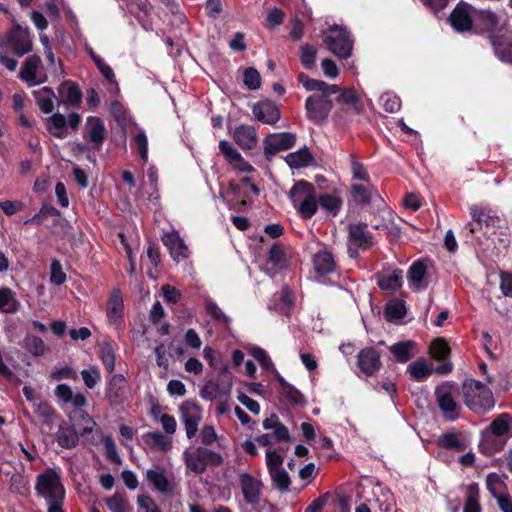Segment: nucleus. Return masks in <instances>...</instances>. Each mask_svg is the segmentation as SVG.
<instances>
[{
	"instance_id": "de8ad7c7",
	"label": "nucleus",
	"mask_w": 512,
	"mask_h": 512,
	"mask_svg": "<svg viewBox=\"0 0 512 512\" xmlns=\"http://www.w3.org/2000/svg\"><path fill=\"white\" fill-rule=\"evenodd\" d=\"M9 490L12 493L19 494L24 497L30 495L29 479L21 473H15L10 477Z\"/></svg>"
},
{
	"instance_id": "58836bf2",
	"label": "nucleus",
	"mask_w": 512,
	"mask_h": 512,
	"mask_svg": "<svg viewBox=\"0 0 512 512\" xmlns=\"http://www.w3.org/2000/svg\"><path fill=\"white\" fill-rule=\"evenodd\" d=\"M436 401L439 409L447 416L459 407L452 393L444 388L437 387L435 390Z\"/></svg>"
},
{
	"instance_id": "a878e982",
	"label": "nucleus",
	"mask_w": 512,
	"mask_h": 512,
	"mask_svg": "<svg viewBox=\"0 0 512 512\" xmlns=\"http://www.w3.org/2000/svg\"><path fill=\"white\" fill-rule=\"evenodd\" d=\"M32 95L35 98V101L44 114H49L54 110L55 103L58 104V98L55 95L54 91L50 87H42L40 89L34 90Z\"/></svg>"
},
{
	"instance_id": "9d476101",
	"label": "nucleus",
	"mask_w": 512,
	"mask_h": 512,
	"mask_svg": "<svg viewBox=\"0 0 512 512\" xmlns=\"http://www.w3.org/2000/svg\"><path fill=\"white\" fill-rule=\"evenodd\" d=\"M356 364L365 376H374L382 368L381 354L372 346L365 347L358 352Z\"/></svg>"
},
{
	"instance_id": "7c9ffc66",
	"label": "nucleus",
	"mask_w": 512,
	"mask_h": 512,
	"mask_svg": "<svg viewBox=\"0 0 512 512\" xmlns=\"http://www.w3.org/2000/svg\"><path fill=\"white\" fill-rule=\"evenodd\" d=\"M34 412L41 424L51 431L58 417L56 410L46 401L34 402Z\"/></svg>"
},
{
	"instance_id": "0eeeda50",
	"label": "nucleus",
	"mask_w": 512,
	"mask_h": 512,
	"mask_svg": "<svg viewBox=\"0 0 512 512\" xmlns=\"http://www.w3.org/2000/svg\"><path fill=\"white\" fill-rule=\"evenodd\" d=\"M152 325L144 327L142 334L137 339L138 345L146 349H153L156 357V363L160 366V344L152 347V342L157 343V335L160 333V301H156L150 312Z\"/></svg>"
},
{
	"instance_id": "13d9d810",
	"label": "nucleus",
	"mask_w": 512,
	"mask_h": 512,
	"mask_svg": "<svg viewBox=\"0 0 512 512\" xmlns=\"http://www.w3.org/2000/svg\"><path fill=\"white\" fill-rule=\"evenodd\" d=\"M100 354L103 365L107 371L112 372L115 368V351L110 342H104L100 346Z\"/></svg>"
},
{
	"instance_id": "a211bd4d",
	"label": "nucleus",
	"mask_w": 512,
	"mask_h": 512,
	"mask_svg": "<svg viewBox=\"0 0 512 512\" xmlns=\"http://www.w3.org/2000/svg\"><path fill=\"white\" fill-rule=\"evenodd\" d=\"M106 128L104 122L99 117L90 116L85 125L84 138L88 139L95 150H100L105 138Z\"/></svg>"
},
{
	"instance_id": "393cba45",
	"label": "nucleus",
	"mask_w": 512,
	"mask_h": 512,
	"mask_svg": "<svg viewBox=\"0 0 512 512\" xmlns=\"http://www.w3.org/2000/svg\"><path fill=\"white\" fill-rule=\"evenodd\" d=\"M58 445L64 449H73L79 443V434L73 425L62 423L55 435Z\"/></svg>"
},
{
	"instance_id": "f257e3e1",
	"label": "nucleus",
	"mask_w": 512,
	"mask_h": 512,
	"mask_svg": "<svg viewBox=\"0 0 512 512\" xmlns=\"http://www.w3.org/2000/svg\"><path fill=\"white\" fill-rule=\"evenodd\" d=\"M297 80L307 91L316 92L305 100L307 119L317 125L325 124L334 107L331 96L340 91V86L312 79L304 72L297 75Z\"/></svg>"
},
{
	"instance_id": "c85d7f7f",
	"label": "nucleus",
	"mask_w": 512,
	"mask_h": 512,
	"mask_svg": "<svg viewBox=\"0 0 512 512\" xmlns=\"http://www.w3.org/2000/svg\"><path fill=\"white\" fill-rule=\"evenodd\" d=\"M123 299L119 290H114L107 304V317L109 323L119 326L123 318Z\"/></svg>"
},
{
	"instance_id": "6e6d98bb",
	"label": "nucleus",
	"mask_w": 512,
	"mask_h": 512,
	"mask_svg": "<svg viewBox=\"0 0 512 512\" xmlns=\"http://www.w3.org/2000/svg\"><path fill=\"white\" fill-rule=\"evenodd\" d=\"M261 75L258 70L254 67H247L243 72V82L244 85L249 90H257L261 86Z\"/></svg>"
},
{
	"instance_id": "ddd939ff",
	"label": "nucleus",
	"mask_w": 512,
	"mask_h": 512,
	"mask_svg": "<svg viewBox=\"0 0 512 512\" xmlns=\"http://www.w3.org/2000/svg\"><path fill=\"white\" fill-rule=\"evenodd\" d=\"M254 118L268 125H275L281 118V112L276 103L270 99L258 101L252 105Z\"/></svg>"
},
{
	"instance_id": "473e14b6",
	"label": "nucleus",
	"mask_w": 512,
	"mask_h": 512,
	"mask_svg": "<svg viewBox=\"0 0 512 512\" xmlns=\"http://www.w3.org/2000/svg\"><path fill=\"white\" fill-rule=\"evenodd\" d=\"M319 206L329 215L335 217L339 214L343 206V199L330 193H323L318 196Z\"/></svg>"
},
{
	"instance_id": "3c124183",
	"label": "nucleus",
	"mask_w": 512,
	"mask_h": 512,
	"mask_svg": "<svg viewBox=\"0 0 512 512\" xmlns=\"http://www.w3.org/2000/svg\"><path fill=\"white\" fill-rule=\"evenodd\" d=\"M106 506L110 512H130L131 507L127 498L120 493L114 494L105 500Z\"/></svg>"
},
{
	"instance_id": "a18cd8bd",
	"label": "nucleus",
	"mask_w": 512,
	"mask_h": 512,
	"mask_svg": "<svg viewBox=\"0 0 512 512\" xmlns=\"http://www.w3.org/2000/svg\"><path fill=\"white\" fill-rule=\"evenodd\" d=\"M512 426V417L508 413L497 416L490 424L489 429L494 436H505Z\"/></svg>"
},
{
	"instance_id": "052dcab7",
	"label": "nucleus",
	"mask_w": 512,
	"mask_h": 512,
	"mask_svg": "<svg viewBox=\"0 0 512 512\" xmlns=\"http://www.w3.org/2000/svg\"><path fill=\"white\" fill-rule=\"evenodd\" d=\"M281 394L293 405L303 406L306 403L304 395L292 384L285 387L281 391Z\"/></svg>"
},
{
	"instance_id": "dca6fc26",
	"label": "nucleus",
	"mask_w": 512,
	"mask_h": 512,
	"mask_svg": "<svg viewBox=\"0 0 512 512\" xmlns=\"http://www.w3.org/2000/svg\"><path fill=\"white\" fill-rule=\"evenodd\" d=\"M366 222L350 223L348 229L349 242L362 250H368L373 246V234L367 229Z\"/></svg>"
},
{
	"instance_id": "2f4dec72",
	"label": "nucleus",
	"mask_w": 512,
	"mask_h": 512,
	"mask_svg": "<svg viewBox=\"0 0 512 512\" xmlns=\"http://www.w3.org/2000/svg\"><path fill=\"white\" fill-rule=\"evenodd\" d=\"M286 163L290 168L299 169L307 167L313 161V154L308 147H303L296 152L289 153L285 157Z\"/></svg>"
},
{
	"instance_id": "603ef678",
	"label": "nucleus",
	"mask_w": 512,
	"mask_h": 512,
	"mask_svg": "<svg viewBox=\"0 0 512 512\" xmlns=\"http://www.w3.org/2000/svg\"><path fill=\"white\" fill-rule=\"evenodd\" d=\"M206 313L216 322L228 325L230 319L225 313L219 308L216 302L211 299L205 300L204 303Z\"/></svg>"
},
{
	"instance_id": "69168bd1",
	"label": "nucleus",
	"mask_w": 512,
	"mask_h": 512,
	"mask_svg": "<svg viewBox=\"0 0 512 512\" xmlns=\"http://www.w3.org/2000/svg\"><path fill=\"white\" fill-rule=\"evenodd\" d=\"M133 141L141 160L146 163L148 161V140L146 134L140 131L135 135Z\"/></svg>"
},
{
	"instance_id": "b1692460",
	"label": "nucleus",
	"mask_w": 512,
	"mask_h": 512,
	"mask_svg": "<svg viewBox=\"0 0 512 512\" xmlns=\"http://www.w3.org/2000/svg\"><path fill=\"white\" fill-rule=\"evenodd\" d=\"M417 343L413 340H404L394 343L388 347L394 360L398 363H406L416 354Z\"/></svg>"
},
{
	"instance_id": "4468645a",
	"label": "nucleus",
	"mask_w": 512,
	"mask_h": 512,
	"mask_svg": "<svg viewBox=\"0 0 512 512\" xmlns=\"http://www.w3.org/2000/svg\"><path fill=\"white\" fill-rule=\"evenodd\" d=\"M496 57L503 63L512 64V31L488 35Z\"/></svg>"
},
{
	"instance_id": "4d7b16f0",
	"label": "nucleus",
	"mask_w": 512,
	"mask_h": 512,
	"mask_svg": "<svg viewBox=\"0 0 512 512\" xmlns=\"http://www.w3.org/2000/svg\"><path fill=\"white\" fill-rule=\"evenodd\" d=\"M268 260L275 267L283 268L286 265V254L284 252L283 246L280 243H274L271 246L268 252Z\"/></svg>"
},
{
	"instance_id": "e433bc0d",
	"label": "nucleus",
	"mask_w": 512,
	"mask_h": 512,
	"mask_svg": "<svg viewBox=\"0 0 512 512\" xmlns=\"http://www.w3.org/2000/svg\"><path fill=\"white\" fill-rule=\"evenodd\" d=\"M20 308V302L16 293L7 287L0 288V311L7 314L16 313Z\"/></svg>"
},
{
	"instance_id": "39448f33",
	"label": "nucleus",
	"mask_w": 512,
	"mask_h": 512,
	"mask_svg": "<svg viewBox=\"0 0 512 512\" xmlns=\"http://www.w3.org/2000/svg\"><path fill=\"white\" fill-rule=\"evenodd\" d=\"M184 461L187 469L195 474H203L208 466L218 467L223 463L220 453L205 447H197L193 451L184 452Z\"/></svg>"
},
{
	"instance_id": "8fccbe9b",
	"label": "nucleus",
	"mask_w": 512,
	"mask_h": 512,
	"mask_svg": "<svg viewBox=\"0 0 512 512\" xmlns=\"http://www.w3.org/2000/svg\"><path fill=\"white\" fill-rule=\"evenodd\" d=\"M411 377L418 382L426 380L432 373V369L423 358H420L408 366Z\"/></svg>"
},
{
	"instance_id": "f3484780",
	"label": "nucleus",
	"mask_w": 512,
	"mask_h": 512,
	"mask_svg": "<svg viewBox=\"0 0 512 512\" xmlns=\"http://www.w3.org/2000/svg\"><path fill=\"white\" fill-rule=\"evenodd\" d=\"M239 481L245 502L252 505L259 503L262 482L247 472L239 475Z\"/></svg>"
},
{
	"instance_id": "864d4df0",
	"label": "nucleus",
	"mask_w": 512,
	"mask_h": 512,
	"mask_svg": "<svg viewBox=\"0 0 512 512\" xmlns=\"http://www.w3.org/2000/svg\"><path fill=\"white\" fill-rule=\"evenodd\" d=\"M486 485L489 493L497 500V497L504 496L506 493H501V489L506 488V484L501 480L500 476L496 473H489L486 477Z\"/></svg>"
},
{
	"instance_id": "72a5a7b5",
	"label": "nucleus",
	"mask_w": 512,
	"mask_h": 512,
	"mask_svg": "<svg viewBox=\"0 0 512 512\" xmlns=\"http://www.w3.org/2000/svg\"><path fill=\"white\" fill-rule=\"evenodd\" d=\"M48 131L56 138L64 139L67 137V120L61 113H54L46 119Z\"/></svg>"
},
{
	"instance_id": "7ed1b4c3",
	"label": "nucleus",
	"mask_w": 512,
	"mask_h": 512,
	"mask_svg": "<svg viewBox=\"0 0 512 512\" xmlns=\"http://www.w3.org/2000/svg\"><path fill=\"white\" fill-rule=\"evenodd\" d=\"M289 199L303 219H311L318 210L315 186L306 181H297L289 191Z\"/></svg>"
},
{
	"instance_id": "ea45409f",
	"label": "nucleus",
	"mask_w": 512,
	"mask_h": 512,
	"mask_svg": "<svg viewBox=\"0 0 512 512\" xmlns=\"http://www.w3.org/2000/svg\"><path fill=\"white\" fill-rule=\"evenodd\" d=\"M215 384L216 389L220 392V395L229 396L233 385V376L228 369L227 365L220 368L218 375L215 379H211Z\"/></svg>"
},
{
	"instance_id": "423d86ee",
	"label": "nucleus",
	"mask_w": 512,
	"mask_h": 512,
	"mask_svg": "<svg viewBox=\"0 0 512 512\" xmlns=\"http://www.w3.org/2000/svg\"><path fill=\"white\" fill-rule=\"evenodd\" d=\"M1 48L10 49L16 56L21 57L32 50V39L27 28L16 24L1 39Z\"/></svg>"
},
{
	"instance_id": "f8f14e48",
	"label": "nucleus",
	"mask_w": 512,
	"mask_h": 512,
	"mask_svg": "<svg viewBox=\"0 0 512 512\" xmlns=\"http://www.w3.org/2000/svg\"><path fill=\"white\" fill-rule=\"evenodd\" d=\"M41 63V58L37 55H31L25 60L19 73V78L27 83L29 87L39 85L47 81V74L39 72Z\"/></svg>"
},
{
	"instance_id": "1a4fd4ad",
	"label": "nucleus",
	"mask_w": 512,
	"mask_h": 512,
	"mask_svg": "<svg viewBox=\"0 0 512 512\" xmlns=\"http://www.w3.org/2000/svg\"><path fill=\"white\" fill-rule=\"evenodd\" d=\"M295 144L296 134L294 133L281 132L270 134L264 139L265 157L270 160L276 153L289 150L293 148Z\"/></svg>"
},
{
	"instance_id": "e2e57ef3",
	"label": "nucleus",
	"mask_w": 512,
	"mask_h": 512,
	"mask_svg": "<svg viewBox=\"0 0 512 512\" xmlns=\"http://www.w3.org/2000/svg\"><path fill=\"white\" fill-rule=\"evenodd\" d=\"M353 113L351 107L340 105L334 112L333 119L336 124L346 126L352 121Z\"/></svg>"
},
{
	"instance_id": "774afa93",
	"label": "nucleus",
	"mask_w": 512,
	"mask_h": 512,
	"mask_svg": "<svg viewBox=\"0 0 512 512\" xmlns=\"http://www.w3.org/2000/svg\"><path fill=\"white\" fill-rule=\"evenodd\" d=\"M50 281L54 285H62L66 281V274L58 260H53L50 266Z\"/></svg>"
},
{
	"instance_id": "680f3d73",
	"label": "nucleus",
	"mask_w": 512,
	"mask_h": 512,
	"mask_svg": "<svg viewBox=\"0 0 512 512\" xmlns=\"http://www.w3.org/2000/svg\"><path fill=\"white\" fill-rule=\"evenodd\" d=\"M316 50L313 46L305 44L301 46L300 61L307 69H312L315 66Z\"/></svg>"
},
{
	"instance_id": "bf43d9fd",
	"label": "nucleus",
	"mask_w": 512,
	"mask_h": 512,
	"mask_svg": "<svg viewBox=\"0 0 512 512\" xmlns=\"http://www.w3.org/2000/svg\"><path fill=\"white\" fill-rule=\"evenodd\" d=\"M383 109L388 113H396L401 108V99L393 93L386 92L381 95Z\"/></svg>"
},
{
	"instance_id": "c9c22d12",
	"label": "nucleus",
	"mask_w": 512,
	"mask_h": 512,
	"mask_svg": "<svg viewBox=\"0 0 512 512\" xmlns=\"http://www.w3.org/2000/svg\"><path fill=\"white\" fill-rule=\"evenodd\" d=\"M436 444L443 449L455 452H463L467 447L466 443L455 432H447L440 435L436 440Z\"/></svg>"
},
{
	"instance_id": "6ab92c4d",
	"label": "nucleus",
	"mask_w": 512,
	"mask_h": 512,
	"mask_svg": "<svg viewBox=\"0 0 512 512\" xmlns=\"http://www.w3.org/2000/svg\"><path fill=\"white\" fill-rule=\"evenodd\" d=\"M181 420L185 426L186 435L189 439L196 436L198 425L201 420L199 407L190 402H185L180 407Z\"/></svg>"
},
{
	"instance_id": "a19ab883",
	"label": "nucleus",
	"mask_w": 512,
	"mask_h": 512,
	"mask_svg": "<svg viewBox=\"0 0 512 512\" xmlns=\"http://www.w3.org/2000/svg\"><path fill=\"white\" fill-rule=\"evenodd\" d=\"M470 216L479 228L482 229L485 224L486 227L493 226L498 218L491 214V210L486 209L482 206L472 205L470 207Z\"/></svg>"
},
{
	"instance_id": "bb28decb",
	"label": "nucleus",
	"mask_w": 512,
	"mask_h": 512,
	"mask_svg": "<svg viewBox=\"0 0 512 512\" xmlns=\"http://www.w3.org/2000/svg\"><path fill=\"white\" fill-rule=\"evenodd\" d=\"M313 266L319 276H327L336 270V262L331 252L323 250L313 256Z\"/></svg>"
},
{
	"instance_id": "c03bdc74",
	"label": "nucleus",
	"mask_w": 512,
	"mask_h": 512,
	"mask_svg": "<svg viewBox=\"0 0 512 512\" xmlns=\"http://www.w3.org/2000/svg\"><path fill=\"white\" fill-rule=\"evenodd\" d=\"M21 346L34 357L42 356L47 351V347L43 340L32 334H27L24 337L21 342Z\"/></svg>"
},
{
	"instance_id": "412c9836",
	"label": "nucleus",
	"mask_w": 512,
	"mask_h": 512,
	"mask_svg": "<svg viewBox=\"0 0 512 512\" xmlns=\"http://www.w3.org/2000/svg\"><path fill=\"white\" fill-rule=\"evenodd\" d=\"M162 244L169 250L170 256L176 261L187 259L189 249L178 232H172L162 236Z\"/></svg>"
},
{
	"instance_id": "37998d69",
	"label": "nucleus",
	"mask_w": 512,
	"mask_h": 512,
	"mask_svg": "<svg viewBox=\"0 0 512 512\" xmlns=\"http://www.w3.org/2000/svg\"><path fill=\"white\" fill-rule=\"evenodd\" d=\"M426 274L427 266L423 261L417 260L409 267L407 278L412 287L420 288Z\"/></svg>"
},
{
	"instance_id": "4be33fe9",
	"label": "nucleus",
	"mask_w": 512,
	"mask_h": 512,
	"mask_svg": "<svg viewBox=\"0 0 512 512\" xmlns=\"http://www.w3.org/2000/svg\"><path fill=\"white\" fill-rule=\"evenodd\" d=\"M349 194L351 201L361 207L370 205L375 197L380 198L377 189L373 185L352 184Z\"/></svg>"
},
{
	"instance_id": "09e8293b",
	"label": "nucleus",
	"mask_w": 512,
	"mask_h": 512,
	"mask_svg": "<svg viewBox=\"0 0 512 512\" xmlns=\"http://www.w3.org/2000/svg\"><path fill=\"white\" fill-rule=\"evenodd\" d=\"M268 473L270 475L272 485L275 489L282 493L289 491L291 478L284 468L272 470Z\"/></svg>"
},
{
	"instance_id": "cd10ccee",
	"label": "nucleus",
	"mask_w": 512,
	"mask_h": 512,
	"mask_svg": "<svg viewBox=\"0 0 512 512\" xmlns=\"http://www.w3.org/2000/svg\"><path fill=\"white\" fill-rule=\"evenodd\" d=\"M378 287L383 291H396L402 287L403 271L394 269L391 274L378 272L375 275Z\"/></svg>"
},
{
	"instance_id": "0e129e2a",
	"label": "nucleus",
	"mask_w": 512,
	"mask_h": 512,
	"mask_svg": "<svg viewBox=\"0 0 512 512\" xmlns=\"http://www.w3.org/2000/svg\"><path fill=\"white\" fill-rule=\"evenodd\" d=\"M219 149L229 164H233L236 160L241 159V154L226 140L220 141Z\"/></svg>"
},
{
	"instance_id": "4c0bfd02",
	"label": "nucleus",
	"mask_w": 512,
	"mask_h": 512,
	"mask_svg": "<svg viewBox=\"0 0 512 512\" xmlns=\"http://www.w3.org/2000/svg\"><path fill=\"white\" fill-rule=\"evenodd\" d=\"M147 260H143L142 264L146 268L150 279L157 281L160 275L158 264L160 261V252L157 247L151 245L147 248Z\"/></svg>"
},
{
	"instance_id": "9b49d317",
	"label": "nucleus",
	"mask_w": 512,
	"mask_h": 512,
	"mask_svg": "<svg viewBox=\"0 0 512 512\" xmlns=\"http://www.w3.org/2000/svg\"><path fill=\"white\" fill-rule=\"evenodd\" d=\"M473 8L470 4L460 2L452 10L449 22L457 32L470 31L474 26Z\"/></svg>"
},
{
	"instance_id": "6e6552de",
	"label": "nucleus",
	"mask_w": 512,
	"mask_h": 512,
	"mask_svg": "<svg viewBox=\"0 0 512 512\" xmlns=\"http://www.w3.org/2000/svg\"><path fill=\"white\" fill-rule=\"evenodd\" d=\"M330 31L337 34L335 36L327 35L324 37L323 41L328 49L341 59L349 58L353 49V40L350 32L338 25H333Z\"/></svg>"
},
{
	"instance_id": "aec40b11",
	"label": "nucleus",
	"mask_w": 512,
	"mask_h": 512,
	"mask_svg": "<svg viewBox=\"0 0 512 512\" xmlns=\"http://www.w3.org/2000/svg\"><path fill=\"white\" fill-rule=\"evenodd\" d=\"M58 105L62 104L66 108L76 107L81 103L82 92L78 85L72 81L62 82L58 88Z\"/></svg>"
},
{
	"instance_id": "f704fd0d",
	"label": "nucleus",
	"mask_w": 512,
	"mask_h": 512,
	"mask_svg": "<svg viewBox=\"0 0 512 512\" xmlns=\"http://www.w3.org/2000/svg\"><path fill=\"white\" fill-rule=\"evenodd\" d=\"M142 186L144 191L149 195L150 201L158 200V168L155 165L148 168L144 175Z\"/></svg>"
},
{
	"instance_id": "79ce46f5",
	"label": "nucleus",
	"mask_w": 512,
	"mask_h": 512,
	"mask_svg": "<svg viewBox=\"0 0 512 512\" xmlns=\"http://www.w3.org/2000/svg\"><path fill=\"white\" fill-rule=\"evenodd\" d=\"M480 490L478 483H471L466 488V501L463 512H481L482 508L479 503Z\"/></svg>"
},
{
	"instance_id": "20e7f679",
	"label": "nucleus",
	"mask_w": 512,
	"mask_h": 512,
	"mask_svg": "<svg viewBox=\"0 0 512 512\" xmlns=\"http://www.w3.org/2000/svg\"><path fill=\"white\" fill-rule=\"evenodd\" d=\"M35 490L47 502H64L65 488L59 474L52 468L37 475Z\"/></svg>"
},
{
	"instance_id": "5fc2aeb1",
	"label": "nucleus",
	"mask_w": 512,
	"mask_h": 512,
	"mask_svg": "<svg viewBox=\"0 0 512 512\" xmlns=\"http://www.w3.org/2000/svg\"><path fill=\"white\" fill-rule=\"evenodd\" d=\"M384 313L389 321L402 319L406 315V307L402 301H392L386 305Z\"/></svg>"
},
{
	"instance_id": "2eb2a0df",
	"label": "nucleus",
	"mask_w": 512,
	"mask_h": 512,
	"mask_svg": "<svg viewBox=\"0 0 512 512\" xmlns=\"http://www.w3.org/2000/svg\"><path fill=\"white\" fill-rule=\"evenodd\" d=\"M474 26L481 33L500 34L498 30L500 23L499 16L491 10L475 9L473 10Z\"/></svg>"
},
{
	"instance_id": "49530a36",
	"label": "nucleus",
	"mask_w": 512,
	"mask_h": 512,
	"mask_svg": "<svg viewBox=\"0 0 512 512\" xmlns=\"http://www.w3.org/2000/svg\"><path fill=\"white\" fill-rule=\"evenodd\" d=\"M429 352L433 359L437 361H445L449 358L451 349L444 338L438 337L430 344Z\"/></svg>"
},
{
	"instance_id": "f03ea898",
	"label": "nucleus",
	"mask_w": 512,
	"mask_h": 512,
	"mask_svg": "<svg viewBox=\"0 0 512 512\" xmlns=\"http://www.w3.org/2000/svg\"><path fill=\"white\" fill-rule=\"evenodd\" d=\"M464 404L474 413L482 414L495 405L493 393L481 381L466 379L462 384Z\"/></svg>"
},
{
	"instance_id": "c756f323",
	"label": "nucleus",
	"mask_w": 512,
	"mask_h": 512,
	"mask_svg": "<svg viewBox=\"0 0 512 512\" xmlns=\"http://www.w3.org/2000/svg\"><path fill=\"white\" fill-rule=\"evenodd\" d=\"M337 94L336 102L342 106L351 107L353 113L361 114L364 110L363 104L358 96L356 90L352 87L341 88Z\"/></svg>"
},
{
	"instance_id": "338daca9",
	"label": "nucleus",
	"mask_w": 512,
	"mask_h": 512,
	"mask_svg": "<svg viewBox=\"0 0 512 512\" xmlns=\"http://www.w3.org/2000/svg\"><path fill=\"white\" fill-rule=\"evenodd\" d=\"M102 441L104 444L107 459L113 463L120 464L121 458L118 455L117 448L113 438L110 435H107L103 437Z\"/></svg>"
},
{
	"instance_id": "5701e85b",
	"label": "nucleus",
	"mask_w": 512,
	"mask_h": 512,
	"mask_svg": "<svg viewBox=\"0 0 512 512\" xmlns=\"http://www.w3.org/2000/svg\"><path fill=\"white\" fill-rule=\"evenodd\" d=\"M233 139L243 150H251L258 141L257 131L251 125H239L235 128Z\"/></svg>"
}]
</instances>
